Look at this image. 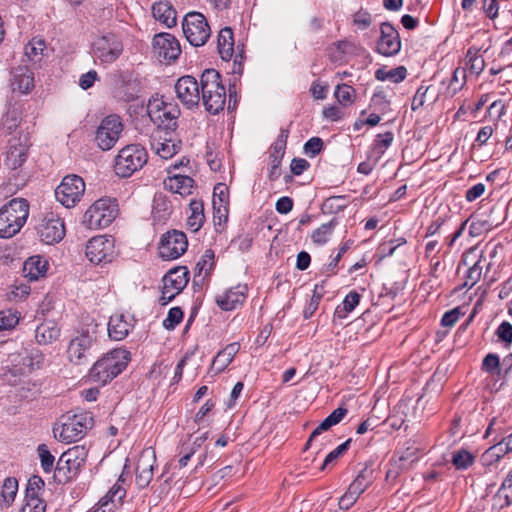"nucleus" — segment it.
Masks as SVG:
<instances>
[{
    "label": "nucleus",
    "mask_w": 512,
    "mask_h": 512,
    "mask_svg": "<svg viewBox=\"0 0 512 512\" xmlns=\"http://www.w3.org/2000/svg\"><path fill=\"white\" fill-rule=\"evenodd\" d=\"M351 439L346 440L344 443L339 445L333 451H331L324 459L321 469L324 470L329 464L336 461L344 452L349 448Z\"/></svg>",
    "instance_id": "obj_62"
},
{
    "label": "nucleus",
    "mask_w": 512,
    "mask_h": 512,
    "mask_svg": "<svg viewBox=\"0 0 512 512\" xmlns=\"http://www.w3.org/2000/svg\"><path fill=\"white\" fill-rule=\"evenodd\" d=\"M189 211L187 226L192 232H197L205 221L203 202L199 199H192L189 203Z\"/></svg>",
    "instance_id": "obj_34"
},
{
    "label": "nucleus",
    "mask_w": 512,
    "mask_h": 512,
    "mask_svg": "<svg viewBox=\"0 0 512 512\" xmlns=\"http://www.w3.org/2000/svg\"><path fill=\"white\" fill-rule=\"evenodd\" d=\"M394 140V135L392 132L387 131L383 134H378L374 141V149L378 152V154L382 155L385 150L392 144Z\"/></svg>",
    "instance_id": "obj_60"
},
{
    "label": "nucleus",
    "mask_w": 512,
    "mask_h": 512,
    "mask_svg": "<svg viewBox=\"0 0 512 512\" xmlns=\"http://www.w3.org/2000/svg\"><path fill=\"white\" fill-rule=\"evenodd\" d=\"M11 87L21 94H27L34 88V74L28 66L21 65L12 70Z\"/></svg>",
    "instance_id": "obj_25"
},
{
    "label": "nucleus",
    "mask_w": 512,
    "mask_h": 512,
    "mask_svg": "<svg viewBox=\"0 0 512 512\" xmlns=\"http://www.w3.org/2000/svg\"><path fill=\"white\" fill-rule=\"evenodd\" d=\"M405 243L406 239L404 237L383 242L378 246V254L381 258L390 257L399 246L404 245Z\"/></svg>",
    "instance_id": "obj_56"
},
{
    "label": "nucleus",
    "mask_w": 512,
    "mask_h": 512,
    "mask_svg": "<svg viewBox=\"0 0 512 512\" xmlns=\"http://www.w3.org/2000/svg\"><path fill=\"white\" fill-rule=\"evenodd\" d=\"M85 254L88 260L94 264L111 262L116 255L114 239L104 235L91 238L87 242Z\"/></svg>",
    "instance_id": "obj_14"
},
{
    "label": "nucleus",
    "mask_w": 512,
    "mask_h": 512,
    "mask_svg": "<svg viewBox=\"0 0 512 512\" xmlns=\"http://www.w3.org/2000/svg\"><path fill=\"white\" fill-rule=\"evenodd\" d=\"M175 92L180 102L188 109L199 106L201 86L200 80L190 75L183 76L175 83Z\"/></svg>",
    "instance_id": "obj_17"
},
{
    "label": "nucleus",
    "mask_w": 512,
    "mask_h": 512,
    "mask_svg": "<svg viewBox=\"0 0 512 512\" xmlns=\"http://www.w3.org/2000/svg\"><path fill=\"white\" fill-rule=\"evenodd\" d=\"M152 13L156 20L167 27L176 25V11L167 1H160L152 6Z\"/></svg>",
    "instance_id": "obj_31"
},
{
    "label": "nucleus",
    "mask_w": 512,
    "mask_h": 512,
    "mask_svg": "<svg viewBox=\"0 0 512 512\" xmlns=\"http://www.w3.org/2000/svg\"><path fill=\"white\" fill-rule=\"evenodd\" d=\"M494 506L500 508L510 506L512 503V470L508 473L500 489L493 497Z\"/></svg>",
    "instance_id": "obj_37"
},
{
    "label": "nucleus",
    "mask_w": 512,
    "mask_h": 512,
    "mask_svg": "<svg viewBox=\"0 0 512 512\" xmlns=\"http://www.w3.org/2000/svg\"><path fill=\"white\" fill-rule=\"evenodd\" d=\"M31 142L27 135L12 136L5 152V164L13 170L19 169L27 161Z\"/></svg>",
    "instance_id": "obj_16"
},
{
    "label": "nucleus",
    "mask_w": 512,
    "mask_h": 512,
    "mask_svg": "<svg viewBox=\"0 0 512 512\" xmlns=\"http://www.w3.org/2000/svg\"><path fill=\"white\" fill-rule=\"evenodd\" d=\"M126 491L123 488L120 480H118L107 492L105 496H103L99 501V507L96 512H107L112 511L113 508L117 507L121 504L122 499L125 497Z\"/></svg>",
    "instance_id": "obj_26"
},
{
    "label": "nucleus",
    "mask_w": 512,
    "mask_h": 512,
    "mask_svg": "<svg viewBox=\"0 0 512 512\" xmlns=\"http://www.w3.org/2000/svg\"><path fill=\"white\" fill-rule=\"evenodd\" d=\"M470 258H472V260L477 258V260L468 268L466 272L464 286L468 287L474 286L480 280L483 268H485L483 262H486V257L484 255H478V249L476 247L470 248L463 255L462 262L465 265H468Z\"/></svg>",
    "instance_id": "obj_23"
},
{
    "label": "nucleus",
    "mask_w": 512,
    "mask_h": 512,
    "mask_svg": "<svg viewBox=\"0 0 512 512\" xmlns=\"http://www.w3.org/2000/svg\"><path fill=\"white\" fill-rule=\"evenodd\" d=\"M19 322V316L16 311H0V331L13 329Z\"/></svg>",
    "instance_id": "obj_57"
},
{
    "label": "nucleus",
    "mask_w": 512,
    "mask_h": 512,
    "mask_svg": "<svg viewBox=\"0 0 512 512\" xmlns=\"http://www.w3.org/2000/svg\"><path fill=\"white\" fill-rule=\"evenodd\" d=\"M18 491V481L14 477H8L2 484L1 497L2 501L9 506L16 497Z\"/></svg>",
    "instance_id": "obj_51"
},
{
    "label": "nucleus",
    "mask_w": 512,
    "mask_h": 512,
    "mask_svg": "<svg viewBox=\"0 0 512 512\" xmlns=\"http://www.w3.org/2000/svg\"><path fill=\"white\" fill-rule=\"evenodd\" d=\"M186 235L177 230L164 234L159 244V255L164 260H174L180 257L187 249Z\"/></svg>",
    "instance_id": "obj_18"
},
{
    "label": "nucleus",
    "mask_w": 512,
    "mask_h": 512,
    "mask_svg": "<svg viewBox=\"0 0 512 512\" xmlns=\"http://www.w3.org/2000/svg\"><path fill=\"white\" fill-rule=\"evenodd\" d=\"M348 410L344 407H338L331 414H329L311 433L305 448L307 449L311 442L322 432L327 431L332 426L340 423L343 418L347 415Z\"/></svg>",
    "instance_id": "obj_28"
},
{
    "label": "nucleus",
    "mask_w": 512,
    "mask_h": 512,
    "mask_svg": "<svg viewBox=\"0 0 512 512\" xmlns=\"http://www.w3.org/2000/svg\"><path fill=\"white\" fill-rule=\"evenodd\" d=\"M507 454L504 444L500 441L489 447L482 455V462L486 466H491L500 461Z\"/></svg>",
    "instance_id": "obj_47"
},
{
    "label": "nucleus",
    "mask_w": 512,
    "mask_h": 512,
    "mask_svg": "<svg viewBox=\"0 0 512 512\" xmlns=\"http://www.w3.org/2000/svg\"><path fill=\"white\" fill-rule=\"evenodd\" d=\"M188 272L180 269L170 270L163 277V285L172 288L174 294H179L188 283Z\"/></svg>",
    "instance_id": "obj_35"
},
{
    "label": "nucleus",
    "mask_w": 512,
    "mask_h": 512,
    "mask_svg": "<svg viewBox=\"0 0 512 512\" xmlns=\"http://www.w3.org/2000/svg\"><path fill=\"white\" fill-rule=\"evenodd\" d=\"M129 360L130 353L127 350L114 349L93 365L89 377L93 382L105 385L126 368Z\"/></svg>",
    "instance_id": "obj_3"
},
{
    "label": "nucleus",
    "mask_w": 512,
    "mask_h": 512,
    "mask_svg": "<svg viewBox=\"0 0 512 512\" xmlns=\"http://www.w3.org/2000/svg\"><path fill=\"white\" fill-rule=\"evenodd\" d=\"M117 206L110 198L95 201L84 213L82 224L91 230L108 227L116 218Z\"/></svg>",
    "instance_id": "obj_8"
},
{
    "label": "nucleus",
    "mask_w": 512,
    "mask_h": 512,
    "mask_svg": "<svg viewBox=\"0 0 512 512\" xmlns=\"http://www.w3.org/2000/svg\"><path fill=\"white\" fill-rule=\"evenodd\" d=\"M466 70L456 68L446 88V96L454 97L466 84Z\"/></svg>",
    "instance_id": "obj_42"
},
{
    "label": "nucleus",
    "mask_w": 512,
    "mask_h": 512,
    "mask_svg": "<svg viewBox=\"0 0 512 512\" xmlns=\"http://www.w3.org/2000/svg\"><path fill=\"white\" fill-rule=\"evenodd\" d=\"M371 23L372 16L369 12L365 10H359L353 14V24L357 26L358 29H367Z\"/></svg>",
    "instance_id": "obj_63"
},
{
    "label": "nucleus",
    "mask_w": 512,
    "mask_h": 512,
    "mask_svg": "<svg viewBox=\"0 0 512 512\" xmlns=\"http://www.w3.org/2000/svg\"><path fill=\"white\" fill-rule=\"evenodd\" d=\"M85 192V183L78 175H68L63 178L55 190L56 199L66 208L76 205Z\"/></svg>",
    "instance_id": "obj_13"
},
{
    "label": "nucleus",
    "mask_w": 512,
    "mask_h": 512,
    "mask_svg": "<svg viewBox=\"0 0 512 512\" xmlns=\"http://www.w3.org/2000/svg\"><path fill=\"white\" fill-rule=\"evenodd\" d=\"M431 88H432L431 85L422 84L417 89V91L412 99V103H411V109L413 111H416L419 108L423 107L427 100H430L432 103H434L437 100L436 95L431 96L429 94Z\"/></svg>",
    "instance_id": "obj_48"
},
{
    "label": "nucleus",
    "mask_w": 512,
    "mask_h": 512,
    "mask_svg": "<svg viewBox=\"0 0 512 512\" xmlns=\"http://www.w3.org/2000/svg\"><path fill=\"white\" fill-rule=\"evenodd\" d=\"M200 100L207 112L218 114L226 103V88L222 77L215 69H206L200 76Z\"/></svg>",
    "instance_id": "obj_1"
},
{
    "label": "nucleus",
    "mask_w": 512,
    "mask_h": 512,
    "mask_svg": "<svg viewBox=\"0 0 512 512\" xmlns=\"http://www.w3.org/2000/svg\"><path fill=\"white\" fill-rule=\"evenodd\" d=\"M345 196H332L327 198L321 205V210L325 214H337L347 207Z\"/></svg>",
    "instance_id": "obj_49"
},
{
    "label": "nucleus",
    "mask_w": 512,
    "mask_h": 512,
    "mask_svg": "<svg viewBox=\"0 0 512 512\" xmlns=\"http://www.w3.org/2000/svg\"><path fill=\"white\" fill-rule=\"evenodd\" d=\"M407 70L404 66H399L394 69L386 70L384 68H380L375 72V77L377 80L385 81L389 80L393 83H399L406 78Z\"/></svg>",
    "instance_id": "obj_46"
},
{
    "label": "nucleus",
    "mask_w": 512,
    "mask_h": 512,
    "mask_svg": "<svg viewBox=\"0 0 512 512\" xmlns=\"http://www.w3.org/2000/svg\"><path fill=\"white\" fill-rule=\"evenodd\" d=\"M354 49V44L349 41H338L333 44L329 50V59L333 63H342L345 55L351 53Z\"/></svg>",
    "instance_id": "obj_43"
},
{
    "label": "nucleus",
    "mask_w": 512,
    "mask_h": 512,
    "mask_svg": "<svg viewBox=\"0 0 512 512\" xmlns=\"http://www.w3.org/2000/svg\"><path fill=\"white\" fill-rule=\"evenodd\" d=\"M86 457L87 452L80 446H74L63 452L56 462L54 480L59 484L74 481L80 474Z\"/></svg>",
    "instance_id": "obj_5"
},
{
    "label": "nucleus",
    "mask_w": 512,
    "mask_h": 512,
    "mask_svg": "<svg viewBox=\"0 0 512 512\" xmlns=\"http://www.w3.org/2000/svg\"><path fill=\"white\" fill-rule=\"evenodd\" d=\"M337 225L338 220L334 217L329 222L324 223L320 227L315 229L311 234V239L313 243L317 245L326 244L329 241Z\"/></svg>",
    "instance_id": "obj_39"
},
{
    "label": "nucleus",
    "mask_w": 512,
    "mask_h": 512,
    "mask_svg": "<svg viewBox=\"0 0 512 512\" xmlns=\"http://www.w3.org/2000/svg\"><path fill=\"white\" fill-rule=\"evenodd\" d=\"M194 180L186 175H174L164 180L165 189L181 196L192 194Z\"/></svg>",
    "instance_id": "obj_27"
},
{
    "label": "nucleus",
    "mask_w": 512,
    "mask_h": 512,
    "mask_svg": "<svg viewBox=\"0 0 512 512\" xmlns=\"http://www.w3.org/2000/svg\"><path fill=\"white\" fill-rule=\"evenodd\" d=\"M35 230L41 242L48 245L59 243L66 233L64 221L55 211L44 213L39 218Z\"/></svg>",
    "instance_id": "obj_9"
},
{
    "label": "nucleus",
    "mask_w": 512,
    "mask_h": 512,
    "mask_svg": "<svg viewBox=\"0 0 512 512\" xmlns=\"http://www.w3.org/2000/svg\"><path fill=\"white\" fill-rule=\"evenodd\" d=\"M355 96V90L353 87L347 84H338L335 89V97L337 98L338 102L343 105L347 106L351 104L354 100Z\"/></svg>",
    "instance_id": "obj_55"
},
{
    "label": "nucleus",
    "mask_w": 512,
    "mask_h": 512,
    "mask_svg": "<svg viewBox=\"0 0 512 512\" xmlns=\"http://www.w3.org/2000/svg\"><path fill=\"white\" fill-rule=\"evenodd\" d=\"M123 123L118 115H108L100 122L95 135L97 146L103 150H110L117 143L123 131Z\"/></svg>",
    "instance_id": "obj_12"
},
{
    "label": "nucleus",
    "mask_w": 512,
    "mask_h": 512,
    "mask_svg": "<svg viewBox=\"0 0 512 512\" xmlns=\"http://www.w3.org/2000/svg\"><path fill=\"white\" fill-rule=\"evenodd\" d=\"M63 421L53 432L56 438L65 443L76 442L84 437L87 430L93 425L90 412L82 411L73 415L63 416Z\"/></svg>",
    "instance_id": "obj_6"
},
{
    "label": "nucleus",
    "mask_w": 512,
    "mask_h": 512,
    "mask_svg": "<svg viewBox=\"0 0 512 512\" xmlns=\"http://www.w3.org/2000/svg\"><path fill=\"white\" fill-rule=\"evenodd\" d=\"M325 293L324 285L323 284H317L315 285L313 289V294L310 298L309 303L305 307L303 311V316L305 319L311 318L316 310L319 307L320 301Z\"/></svg>",
    "instance_id": "obj_50"
},
{
    "label": "nucleus",
    "mask_w": 512,
    "mask_h": 512,
    "mask_svg": "<svg viewBox=\"0 0 512 512\" xmlns=\"http://www.w3.org/2000/svg\"><path fill=\"white\" fill-rule=\"evenodd\" d=\"M152 477L153 465L149 458L142 454L136 466V483L140 488H145L149 485Z\"/></svg>",
    "instance_id": "obj_36"
},
{
    "label": "nucleus",
    "mask_w": 512,
    "mask_h": 512,
    "mask_svg": "<svg viewBox=\"0 0 512 512\" xmlns=\"http://www.w3.org/2000/svg\"><path fill=\"white\" fill-rule=\"evenodd\" d=\"M150 148L162 159H170L181 148V140L176 131L154 129L149 136Z\"/></svg>",
    "instance_id": "obj_11"
},
{
    "label": "nucleus",
    "mask_w": 512,
    "mask_h": 512,
    "mask_svg": "<svg viewBox=\"0 0 512 512\" xmlns=\"http://www.w3.org/2000/svg\"><path fill=\"white\" fill-rule=\"evenodd\" d=\"M20 121V111L17 108L8 110L2 121V131L13 133L19 127Z\"/></svg>",
    "instance_id": "obj_54"
},
{
    "label": "nucleus",
    "mask_w": 512,
    "mask_h": 512,
    "mask_svg": "<svg viewBox=\"0 0 512 512\" xmlns=\"http://www.w3.org/2000/svg\"><path fill=\"white\" fill-rule=\"evenodd\" d=\"M44 487L45 482L40 476H31L27 483L25 499L44 501L41 498V495L44 493Z\"/></svg>",
    "instance_id": "obj_41"
},
{
    "label": "nucleus",
    "mask_w": 512,
    "mask_h": 512,
    "mask_svg": "<svg viewBox=\"0 0 512 512\" xmlns=\"http://www.w3.org/2000/svg\"><path fill=\"white\" fill-rule=\"evenodd\" d=\"M246 292L247 286L237 285L236 287L230 288L222 294H219L216 297V303L222 310H233L245 301Z\"/></svg>",
    "instance_id": "obj_24"
},
{
    "label": "nucleus",
    "mask_w": 512,
    "mask_h": 512,
    "mask_svg": "<svg viewBox=\"0 0 512 512\" xmlns=\"http://www.w3.org/2000/svg\"><path fill=\"white\" fill-rule=\"evenodd\" d=\"M374 471L369 467L363 468L354 481L349 485L348 489L354 492V494L361 495L373 482Z\"/></svg>",
    "instance_id": "obj_38"
},
{
    "label": "nucleus",
    "mask_w": 512,
    "mask_h": 512,
    "mask_svg": "<svg viewBox=\"0 0 512 512\" xmlns=\"http://www.w3.org/2000/svg\"><path fill=\"white\" fill-rule=\"evenodd\" d=\"M217 43L220 57L225 61H229L234 54V38L232 29L229 27L221 29L218 34Z\"/></svg>",
    "instance_id": "obj_33"
},
{
    "label": "nucleus",
    "mask_w": 512,
    "mask_h": 512,
    "mask_svg": "<svg viewBox=\"0 0 512 512\" xmlns=\"http://www.w3.org/2000/svg\"><path fill=\"white\" fill-rule=\"evenodd\" d=\"M47 270V261L43 260L40 256H32L28 258L23 264V276L30 281L38 280L44 276Z\"/></svg>",
    "instance_id": "obj_29"
},
{
    "label": "nucleus",
    "mask_w": 512,
    "mask_h": 512,
    "mask_svg": "<svg viewBox=\"0 0 512 512\" xmlns=\"http://www.w3.org/2000/svg\"><path fill=\"white\" fill-rule=\"evenodd\" d=\"M322 149L323 141L319 137L310 138L304 145V152L310 157H315Z\"/></svg>",
    "instance_id": "obj_64"
},
{
    "label": "nucleus",
    "mask_w": 512,
    "mask_h": 512,
    "mask_svg": "<svg viewBox=\"0 0 512 512\" xmlns=\"http://www.w3.org/2000/svg\"><path fill=\"white\" fill-rule=\"evenodd\" d=\"M134 324L135 319L129 314L125 315L121 313L112 315L108 322L109 337L115 341L123 340L133 329Z\"/></svg>",
    "instance_id": "obj_22"
},
{
    "label": "nucleus",
    "mask_w": 512,
    "mask_h": 512,
    "mask_svg": "<svg viewBox=\"0 0 512 512\" xmlns=\"http://www.w3.org/2000/svg\"><path fill=\"white\" fill-rule=\"evenodd\" d=\"M93 341L94 338L88 332H82L71 339L67 347L68 360L76 365L84 364Z\"/></svg>",
    "instance_id": "obj_21"
},
{
    "label": "nucleus",
    "mask_w": 512,
    "mask_h": 512,
    "mask_svg": "<svg viewBox=\"0 0 512 512\" xmlns=\"http://www.w3.org/2000/svg\"><path fill=\"white\" fill-rule=\"evenodd\" d=\"M359 302L360 294L355 290L350 291L342 301V304L337 306L335 309L334 317L339 319L346 318L347 315L355 309Z\"/></svg>",
    "instance_id": "obj_40"
},
{
    "label": "nucleus",
    "mask_w": 512,
    "mask_h": 512,
    "mask_svg": "<svg viewBox=\"0 0 512 512\" xmlns=\"http://www.w3.org/2000/svg\"><path fill=\"white\" fill-rule=\"evenodd\" d=\"M147 113L155 124V129L176 131L181 112L173 100L159 95L152 96L147 104Z\"/></svg>",
    "instance_id": "obj_4"
},
{
    "label": "nucleus",
    "mask_w": 512,
    "mask_h": 512,
    "mask_svg": "<svg viewBox=\"0 0 512 512\" xmlns=\"http://www.w3.org/2000/svg\"><path fill=\"white\" fill-rule=\"evenodd\" d=\"M183 34L195 47L203 46L211 35L210 26L205 16L199 12H189L182 21Z\"/></svg>",
    "instance_id": "obj_10"
},
{
    "label": "nucleus",
    "mask_w": 512,
    "mask_h": 512,
    "mask_svg": "<svg viewBox=\"0 0 512 512\" xmlns=\"http://www.w3.org/2000/svg\"><path fill=\"white\" fill-rule=\"evenodd\" d=\"M401 50V40L396 28L389 22L380 25L377 52L383 56H394Z\"/></svg>",
    "instance_id": "obj_20"
},
{
    "label": "nucleus",
    "mask_w": 512,
    "mask_h": 512,
    "mask_svg": "<svg viewBox=\"0 0 512 512\" xmlns=\"http://www.w3.org/2000/svg\"><path fill=\"white\" fill-rule=\"evenodd\" d=\"M153 49L160 61L168 63L175 61L181 48L178 40L170 33H159L153 38Z\"/></svg>",
    "instance_id": "obj_19"
},
{
    "label": "nucleus",
    "mask_w": 512,
    "mask_h": 512,
    "mask_svg": "<svg viewBox=\"0 0 512 512\" xmlns=\"http://www.w3.org/2000/svg\"><path fill=\"white\" fill-rule=\"evenodd\" d=\"M467 65L471 73L479 75L485 68L483 57L478 54V49L469 48L466 54Z\"/></svg>",
    "instance_id": "obj_52"
},
{
    "label": "nucleus",
    "mask_w": 512,
    "mask_h": 512,
    "mask_svg": "<svg viewBox=\"0 0 512 512\" xmlns=\"http://www.w3.org/2000/svg\"><path fill=\"white\" fill-rule=\"evenodd\" d=\"M183 319V312L179 307H173L169 310L163 326L168 330H173Z\"/></svg>",
    "instance_id": "obj_61"
},
{
    "label": "nucleus",
    "mask_w": 512,
    "mask_h": 512,
    "mask_svg": "<svg viewBox=\"0 0 512 512\" xmlns=\"http://www.w3.org/2000/svg\"><path fill=\"white\" fill-rule=\"evenodd\" d=\"M29 216V203L14 198L0 208V237L9 239L20 232Z\"/></svg>",
    "instance_id": "obj_2"
},
{
    "label": "nucleus",
    "mask_w": 512,
    "mask_h": 512,
    "mask_svg": "<svg viewBox=\"0 0 512 512\" xmlns=\"http://www.w3.org/2000/svg\"><path fill=\"white\" fill-rule=\"evenodd\" d=\"M148 160L146 149L139 144H130L123 147L115 158L114 169L116 175L127 178L139 171Z\"/></svg>",
    "instance_id": "obj_7"
},
{
    "label": "nucleus",
    "mask_w": 512,
    "mask_h": 512,
    "mask_svg": "<svg viewBox=\"0 0 512 512\" xmlns=\"http://www.w3.org/2000/svg\"><path fill=\"white\" fill-rule=\"evenodd\" d=\"M30 286L23 281H16L10 287L9 299L14 301H21L30 294Z\"/></svg>",
    "instance_id": "obj_58"
},
{
    "label": "nucleus",
    "mask_w": 512,
    "mask_h": 512,
    "mask_svg": "<svg viewBox=\"0 0 512 512\" xmlns=\"http://www.w3.org/2000/svg\"><path fill=\"white\" fill-rule=\"evenodd\" d=\"M474 456L465 449H459L452 454V464L457 470H465L474 463Z\"/></svg>",
    "instance_id": "obj_53"
},
{
    "label": "nucleus",
    "mask_w": 512,
    "mask_h": 512,
    "mask_svg": "<svg viewBox=\"0 0 512 512\" xmlns=\"http://www.w3.org/2000/svg\"><path fill=\"white\" fill-rule=\"evenodd\" d=\"M45 356L39 349H32L24 358L23 364L34 369L39 368L44 363Z\"/></svg>",
    "instance_id": "obj_59"
},
{
    "label": "nucleus",
    "mask_w": 512,
    "mask_h": 512,
    "mask_svg": "<svg viewBox=\"0 0 512 512\" xmlns=\"http://www.w3.org/2000/svg\"><path fill=\"white\" fill-rule=\"evenodd\" d=\"M228 205V188L223 183H218L214 187L213 208L219 216L214 215V220L218 219L221 223L222 216L227 217Z\"/></svg>",
    "instance_id": "obj_30"
},
{
    "label": "nucleus",
    "mask_w": 512,
    "mask_h": 512,
    "mask_svg": "<svg viewBox=\"0 0 512 512\" xmlns=\"http://www.w3.org/2000/svg\"><path fill=\"white\" fill-rule=\"evenodd\" d=\"M214 257V252L211 249H208L204 252L199 261L196 263L195 278L201 277L204 279L210 273L214 266Z\"/></svg>",
    "instance_id": "obj_45"
},
{
    "label": "nucleus",
    "mask_w": 512,
    "mask_h": 512,
    "mask_svg": "<svg viewBox=\"0 0 512 512\" xmlns=\"http://www.w3.org/2000/svg\"><path fill=\"white\" fill-rule=\"evenodd\" d=\"M37 455L44 473L50 474L55 471V456L51 453L46 444L42 443L38 445Z\"/></svg>",
    "instance_id": "obj_44"
},
{
    "label": "nucleus",
    "mask_w": 512,
    "mask_h": 512,
    "mask_svg": "<svg viewBox=\"0 0 512 512\" xmlns=\"http://www.w3.org/2000/svg\"><path fill=\"white\" fill-rule=\"evenodd\" d=\"M92 52L101 63L110 64L122 54L123 45L116 35L109 33L94 40Z\"/></svg>",
    "instance_id": "obj_15"
},
{
    "label": "nucleus",
    "mask_w": 512,
    "mask_h": 512,
    "mask_svg": "<svg viewBox=\"0 0 512 512\" xmlns=\"http://www.w3.org/2000/svg\"><path fill=\"white\" fill-rule=\"evenodd\" d=\"M60 336V329L53 321L43 322L37 326L35 339L41 345H47L57 340Z\"/></svg>",
    "instance_id": "obj_32"
}]
</instances>
